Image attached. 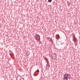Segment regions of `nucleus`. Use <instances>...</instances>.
<instances>
[{
    "label": "nucleus",
    "mask_w": 80,
    "mask_h": 80,
    "mask_svg": "<svg viewBox=\"0 0 80 80\" xmlns=\"http://www.w3.org/2000/svg\"><path fill=\"white\" fill-rule=\"evenodd\" d=\"M64 78L63 80H68V79L70 78L71 76L70 75L68 74H65L63 75Z\"/></svg>",
    "instance_id": "nucleus-1"
},
{
    "label": "nucleus",
    "mask_w": 80,
    "mask_h": 80,
    "mask_svg": "<svg viewBox=\"0 0 80 80\" xmlns=\"http://www.w3.org/2000/svg\"><path fill=\"white\" fill-rule=\"evenodd\" d=\"M44 58L47 62V64L46 65L45 68L46 69V70H47V69H48L49 68V67H50V65H49V61H48V59H47V58Z\"/></svg>",
    "instance_id": "nucleus-2"
},
{
    "label": "nucleus",
    "mask_w": 80,
    "mask_h": 80,
    "mask_svg": "<svg viewBox=\"0 0 80 80\" xmlns=\"http://www.w3.org/2000/svg\"><path fill=\"white\" fill-rule=\"evenodd\" d=\"M35 37L36 40H38V41L40 40V36L39 35L36 34L35 36Z\"/></svg>",
    "instance_id": "nucleus-3"
},
{
    "label": "nucleus",
    "mask_w": 80,
    "mask_h": 80,
    "mask_svg": "<svg viewBox=\"0 0 80 80\" xmlns=\"http://www.w3.org/2000/svg\"><path fill=\"white\" fill-rule=\"evenodd\" d=\"M57 54L55 53H53L52 55V59L53 60H56L57 59Z\"/></svg>",
    "instance_id": "nucleus-4"
},
{
    "label": "nucleus",
    "mask_w": 80,
    "mask_h": 80,
    "mask_svg": "<svg viewBox=\"0 0 80 80\" xmlns=\"http://www.w3.org/2000/svg\"><path fill=\"white\" fill-rule=\"evenodd\" d=\"M72 38H73L72 40L73 42H74V43H75V42H77V39L75 35H73Z\"/></svg>",
    "instance_id": "nucleus-5"
},
{
    "label": "nucleus",
    "mask_w": 80,
    "mask_h": 80,
    "mask_svg": "<svg viewBox=\"0 0 80 80\" xmlns=\"http://www.w3.org/2000/svg\"><path fill=\"white\" fill-rule=\"evenodd\" d=\"M47 40H49V41H50V42H52V38H50V37H47Z\"/></svg>",
    "instance_id": "nucleus-6"
},
{
    "label": "nucleus",
    "mask_w": 80,
    "mask_h": 80,
    "mask_svg": "<svg viewBox=\"0 0 80 80\" xmlns=\"http://www.w3.org/2000/svg\"><path fill=\"white\" fill-rule=\"evenodd\" d=\"M19 80H24V78H23L22 77H21Z\"/></svg>",
    "instance_id": "nucleus-7"
},
{
    "label": "nucleus",
    "mask_w": 80,
    "mask_h": 80,
    "mask_svg": "<svg viewBox=\"0 0 80 80\" xmlns=\"http://www.w3.org/2000/svg\"><path fill=\"white\" fill-rule=\"evenodd\" d=\"M52 5H55V1H53L52 2Z\"/></svg>",
    "instance_id": "nucleus-8"
},
{
    "label": "nucleus",
    "mask_w": 80,
    "mask_h": 80,
    "mask_svg": "<svg viewBox=\"0 0 80 80\" xmlns=\"http://www.w3.org/2000/svg\"><path fill=\"white\" fill-rule=\"evenodd\" d=\"M36 72H38V73H39L40 72V71H39V70L38 69L36 71Z\"/></svg>",
    "instance_id": "nucleus-9"
},
{
    "label": "nucleus",
    "mask_w": 80,
    "mask_h": 80,
    "mask_svg": "<svg viewBox=\"0 0 80 80\" xmlns=\"http://www.w3.org/2000/svg\"><path fill=\"white\" fill-rule=\"evenodd\" d=\"M52 0H48V2H52Z\"/></svg>",
    "instance_id": "nucleus-10"
},
{
    "label": "nucleus",
    "mask_w": 80,
    "mask_h": 80,
    "mask_svg": "<svg viewBox=\"0 0 80 80\" xmlns=\"http://www.w3.org/2000/svg\"><path fill=\"white\" fill-rule=\"evenodd\" d=\"M57 35L58 38H60V36L59 35V34H57Z\"/></svg>",
    "instance_id": "nucleus-11"
},
{
    "label": "nucleus",
    "mask_w": 80,
    "mask_h": 80,
    "mask_svg": "<svg viewBox=\"0 0 80 80\" xmlns=\"http://www.w3.org/2000/svg\"><path fill=\"white\" fill-rule=\"evenodd\" d=\"M29 53V54H28V55H30V53H29V52H27V53Z\"/></svg>",
    "instance_id": "nucleus-12"
},
{
    "label": "nucleus",
    "mask_w": 80,
    "mask_h": 80,
    "mask_svg": "<svg viewBox=\"0 0 80 80\" xmlns=\"http://www.w3.org/2000/svg\"><path fill=\"white\" fill-rule=\"evenodd\" d=\"M75 46H76V45H77V44H76V43L75 44Z\"/></svg>",
    "instance_id": "nucleus-13"
},
{
    "label": "nucleus",
    "mask_w": 80,
    "mask_h": 80,
    "mask_svg": "<svg viewBox=\"0 0 80 80\" xmlns=\"http://www.w3.org/2000/svg\"><path fill=\"white\" fill-rule=\"evenodd\" d=\"M13 53H12V55H13Z\"/></svg>",
    "instance_id": "nucleus-14"
},
{
    "label": "nucleus",
    "mask_w": 80,
    "mask_h": 80,
    "mask_svg": "<svg viewBox=\"0 0 80 80\" xmlns=\"http://www.w3.org/2000/svg\"><path fill=\"white\" fill-rule=\"evenodd\" d=\"M9 51V52H11V51Z\"/></svg>",
    "instance_id": "nucleus-15"
}]
</instances>
